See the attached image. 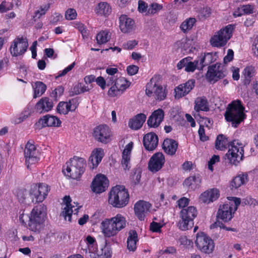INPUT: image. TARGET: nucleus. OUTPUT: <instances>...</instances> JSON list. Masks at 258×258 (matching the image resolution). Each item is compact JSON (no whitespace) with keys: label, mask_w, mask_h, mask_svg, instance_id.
<instances>
[{"label":"nucleus","mask_w":258,"mask_h":258,"mask_svg":"<svg viewBox=\"0 0 258 258\" xmlns=\"http://www.w3.org/2000/svg\"><path fill=\"white\" fill-rule=\"evenodd\" d=\"M82 250L90 258H111L112 251L107 245H100L98 248L95 237L87 235L82 241Z\"/></svg>","instance_id":"1"},{"label":"nucleus","mask_w":258,"mask_h":258,"mask_svg":"<svg viewBox=\"0 0 258 258\" xmlns=\"http://www.w3.org/2000/svg\"><path fill=\"white\" fill-rule=\"evenodd\" d=\"M47 216V208L44 204L33 207L29 215L28 228L34 232L39 233L43 229Z\"/></svg>","instance_id":"2"},{"label":"nucleus","mask_w":258,"mask_h":258,"mask_svg":"<svg viewBox=\"0 0 258 258\" xmlns=\"http://www.w3.org/2000/svg\"><path fill=\"white\" fill-rule=\"evenodd\" d=\"M167 93V86L163 85L162 79L160 75H154L146 85V95L149 97H153L156 100H164Z\"/></svg>","instance_id":"3"},{"label":"nucleus","mask_w":258,"mask_h":258,"mask_svg":"<svg viewBox=\"0 0 258 258\" xmlns=\"http://www.w3.org/2000/svg\"><path fill=\"white\" fill-rule=\"evenodd\" d=\"M86 164V161L84 158L74 157L63 165L62 172L68 177L78 180L84 173Z\"/></svg>","instance_id":"4"},{"label":"nucleus","mask_w":258,"mask_h":258,"mask_svg":"<svg viewBox=\"0 0 258 258\" xmlns=\"http://www.w3.org/2000/svg\"><path fill=\"white\" fill-rule=\"evenodd\" d=\"M130 196L123 185H117L111 188L108 198V203L115 208H122L128 203Z\"/></svg>","instance_id":"5"},{"label":"nucleus","mask_w":258,"mask_h":258,"mask_svg":"<svg viewBox=\"0 0 258 258\" xmlns=\"http://www.w3.org/2000/svg\"><path fill=\"white\" fill-rule=\"evenodd\" d=\"M227 201L221 205L217 212V218L225 222L230 221L240 204V199L235 197H228Z\"/></svg>","instance_id":"6"},{"label":"nucleus","mask_w":258,"mask_h":258,"mask_svg":"<svg viewBox=\"0 0 258 258\" xmlns=\"http://www.w3.org/2000/svg\"><path fill=\"white\" fill-rule=\"evenodd\" d=\"M82 206L75 202H72L70 196H65L63 199L62 211L60 216L66 221L71 222L73 216H77Z\"/></svg>","instance_id":"7"},{"label":"nucleus","mask_w":258,"mask_h":258,"mask_svg":"<svg viewBox=\"0 0 258 258\" xmlns=\"http://www.w3.org/2000/svg\"><path fill=\"white\" fill-rule=\"evenodd\" d=\"M234 29V26L232 25H228L222 28L211 38V44L217 47L225 46L232 37Z\"/></svg>","instance_id":"8"},{"label":"nucleus","mask_w":258,"mask_h":258,"mask_svg":"<svg viewBox=\"0 0 258 258\" xmlns=\"http://www.w3.org/2000/svg\"><path fill=\"white\" fill-rule=\"evenodd\" d=\"M197 210L194 206H189L182 209L179 213L180 220L178 227L182 230H186L194 225V220L197 216Z\"/></svg>","instance_id":"9"},{"label":"nucleus","mask_w":258,"mask_h":258,"mask_svg":"<svg viewBox=\"0 0 258 258\" xmlns=\"http://www.w3.org/2000/svg\"><path fill=\"white\" fill-rule=\"evenodd\" d=\"M50 190V186L46 183H34L29 187V194L33 202L42 203L46 199Z\"/></svg>","instance_id":"10"},{"label":"nucleus","mask_w":258,"mask_h":258,"mask_svg":"<svg viewBox=\"0 0 258 258\" xmlns=\"http://www.w3.org/2000/svg\"><path fill=\"white\" fill-rule=\"evenodd\" d=\"M244 154L242 144L234 141L231 144L228 152L225 154V159L231 164L236 165L242 160Z\"/></svg>","instance_id":"11"},{"label":"nucleus","mask_w":258,"mask_h":258,"mask_svg":"<svg viewBox=\"0 0 258 258\" xmlns=\"http://www.w3.org/2000/svg\"><path fill=\"white\" fill-rule=\"evenodd\" d=\"M195 244L200 251L206 254L212 253L215 248L213 240L203 232L197 234Z\"/></svg>","instance_id":"12"},{"label":"nucleus","mask_w":258,"mask_h":258,"mask_svg":"<svg viewBox=\"0 0 258 258\" xmlns=\"http://www.w3.org/2000/svg\"><path fill=\"white\" fill-rule=\"evenodd\" d=\"M208 57H211L210 54L201 56L199 60L194 61H191L189 57L184 58L177 63V68L180 70L184 67L185 71L187 72H193L196 69L202 70L205 65L204 64L205 60Z\"/></svg>","instance_id":"13"},{"label":"nucleus","mask_w":258,"mask_h":258,"mask_svg":"<svg viewBox=\"0 0 258 258\" xmlns=\"http://www.w3.org/2000/svg\"><path fill=\"white\" fill-rule=\"evenodd\" d=\"M25 164L28 169H31L39 161L40 154L34 144L28 142L24 150Z\"/></svg>","instance_id":"14"},{"label":"nucleus","mask_w":258,"mask_h":258,"mask_svg":"<svg viewBox=\"0 0 258 258\" xmlns=\"http://www.w3.org/2000/svg\"><path fill=\"white\" fill-rule=\"evenodd\" d=\"M28 46V42L26 37L18 36L11 43L10 52L14 56L22 55L26 51Z\"/></svg>","instance_id":"15"},{"label":"nucleus","mask_w":258,"mask_h":258,"mask_svg":"<svg viewBox=\"0 0 258 258\" xmlns=\"http://www.w3.org/2000/svg\"><path fill=\"white\" fill-rule=\"evenodd\" d=\"M93 135L96 140L103 144H107L111 142L113 136L110 128L104 124L95 127Z\"/></svg>","instance_id":"16"},{"label":"nucleus","mask_w":258,"mask_h":258,"mask_svg":"<svg viewBox=\"0 0 258 258\" xmlns=\"http://www.w3.org/2000/svg\"><path fill=\"white\" fill-rule=\"evenodd\" d=\"M113 85L108 91V94L110 97L120 95L131 85V82L125 78L118 77L114 79Z\"/></svg>","instance_id":"17"},{"label":"nucleus","mask_w":258,"mask_h":258,"mask_svg":"<svg viewBox=\"0 0 258 258\" xmlns=\"http://www.w3.org/2000/svg\"><path fill=\"white\" fill-rule=\"evenodd\" d=\"M226 69L223 65L216 63L210 67L206 74V78L210 81H217L226 75Z\"/></svg>","instance_id":"18"},{"label":"nucleus","mask_w":258,"mask_h":258,"mask_svg":"<svg viewBox=\"0 0 258 258\" xmlns=\"http://www.w3.org/2000/svg\"><path fill=\"white\" fill-rule=\"evenodd\" d=\"M109 185V181L103 174H98L94 178L91 188L93 192L96 194H100L106 190Z\"/></svg>","instance_id":"19"},{"label":"nucleus","mask_w":258,"mask_h":258,"mask_svg":"<svg viewBox=\"0 0 258 258\" xmlns=\"http://www.w3.org/2000/svg\"><path fill=\"white\" fill-rule=\"evenodd\" d=\"M151 207L152 205L150 203L140 200L134 205L135 214L140 220H144Z\"/></svg>","instance_id":"20"},{"label":"nucleus","mask_w":258,"mask_h":258,"mask_svg":"<svg viewBox=\"0 0 258 258\" xmlns=\"http://www.w3.org/2000/svg\"><path fill=\"white\" fill-rule=\"evenodd\" d=\"M220 197V191L216 188H211L201 194L199 201L201 203L209 204L216 201Z\"/></svg>","instance_id":"21"},{"label":"nucleus","mask_w":258,"mask_h":258,"mask_svg":"<svg viewBox=\"0 0 258 258\" xmlns=\"http://www.w3.org/2000/svg\"><path fill=\"white\" fill-rule=\"evenodd\" d=\"M61 123V122L58 117L47 114L40 119L36 125L38 128H42L45 126L59 127Z\"/></svg>","instance_id":"22"},{"label":"nucleus","mask_w":258,"mask_h":258,"mask_svg":"<svg viewBox=\"0 0 258 258\" xmlns=\"http://www.w3.org/2000/svg\"><path fill=\"white\" fill-rule=\"evenodd\" d=\"M134 144L130 142L125 146L122 152L121 165L123 170H129L131 167V158Z\"/></svg>","instance_id":"23"},{"label":"nucleus","mask_w":258,"mask_h":258,"mask_svg":"<svg viewBox=\"0 0 258 258\" xmlns=\"http://www.w3.org/2000/svg\"><path fill=\"white\" fill-rule=\"evenodd\" d=\"M165 162V158L162 153H157L151 158L148 167L152 172H157L163 166Z\"/></svg>","instance_id":"24"},{"label":"nucleus","mask_w":258,"mask_h":258,"mask_svg":"<svg viewBox=\"0 0 258 258\" xmlns=\"http://www.w3.org/2000/svg\"><path fill=\"white\" fill-rule=\"evenodd\" d=\"M100 229L105 237L110 238L118 233L109 218H106L101 221Z\"/></svg>","instance_id":"25"},{"label":"nucleus","mask_w":258,"mask_h":258,"mask_svg":"<svg viewBox=\"0 0 258 258\" xmlns=\"http://www.w3.org/2000/svg\"><path fill=\"white\" fill-rule=\"evenodd\" d=\"M195 81L193 80H188L185 83L181 84L174 89L175 97L180 98L188 94L194 88Z\"/></svg>","instance_id":"26"},{"label":"nucleus","mask_w":258,"mask_h":258,"mask_svg":"<svg viewBox=\"0 0 258 258\" xmlns=\"http://www.w3.org/2000/svg\"><path fill=\"white\" fill-rule=\"evenodd\" d=\"M119 28L121 31L124 33L131 32L134 28L135 22L127 16L122 15L119 17Z\"/></svg>","instance_id":"27"},{"label":"nucleus","mask_w":258,"mask_h":258,"mask_svg":"<svg viewBox=\"0 0 258 258\" xmlns=\"http://www.w3.org/2000/svg\"><path fill=\"white\" fill-rule=\"evenodd\" d=\"M104 156V150L101 148L94 149L89 158V162L92 165V168H96L102 161Z\"/></svg>","instance_id":"28"},{"label":"nucleus","mask_w":258,"mask_h":258,"mask_svg":"<svg viewBox=\"0 0 258 258\" xmlns=\"http://www.w3.org/2000/svg\"><path fill=\"white\" fill-rule=\"evenodd\" d=\"M158 143V137L153 133H148L144 137V145L145 148L149 151L154 150L157 146Z\"/></svg>","instance_id":"29"},{"label":"nucleus","mask_w":258,"mask_h":258,"mask_svg":"<svg viewBox=\"0 0 258 258\" xmlns=\"http://www.w3.org/2000/svg\"><path fill=\"white\" fill-rule=\"evenodd\" d=\"M54 104L51 99L47 97H42L36 104L35 108L41 112H49L53 108Z\"/></svg>","instance_id":"30"},{"label":"nucleus","mask_w":258,"mask_h":258,"mask_svg":"<svg viewBox=\"0 0 258 258\" xmlns=\"http://www.w3.org/2000/svg\"><path fill=\"white\" fill-rule=\"evenodd\" d=\"M98 16L107 17L112 12V8L109 4L105 2L99 3L94 9Z\"/></svg>","instance_id":"31"},{"label":"nucleus","mask_w":258,"mask_h":258,"mask_svg":"<svg viewBox=\"0 0 258 258\" xmlns=\"http://www.w3.org/2000/svg\"><path fill=\"white\" fill-rule=\"evenodd\" d=\"M248 181V176L246 173H242L235 176L230 182L229 188L231 190L236 189Z\"/></svg>","instance_id":"32"},{"label":"nucleus","mask_w":258,"mask_h":258,"mask_svg":"<svg viewBox=\"0 0 258 258\" xmlns=\"http://www.w3.org/2000/svg\"><path fill=\"white\" fill-rule=\"evenodd\" d=\"M109 219L117 233L124 229L126 226L127 221L126 218L121 214H117L115 216Z\"/></svg>","instance_id":"33"},{"label":"nucleus","mask_w":258,"mask_h":258,"mask_svg":"<svg viewBox=\"0 0 258 258\" xmlns=\"http://www.w3.org/2000/svg\"><path fill=\"white\" fill-rule=\"evenodd\" d=\"M146 119L145 114H137L129 120L128 126L132 130H139L142 126Z\"/></svg>","instance_id":"34"},{"label":"nucleus","mask_w":258,"mask_h":258,"mask_svg":"<svg viewBox=\"0 0 258 258\" xmlns=\"http://www.w3.org/2000/svg\"><path fill=\"white\" fill-rule=\"evenodd\" d=\"M201 182V179L199 175L191 176L185 179L183 186L188 190H195L199 187Z\"/></svg>","instance_id":"35"},{"label":"nucleus","mask_w":258,"mask_h":258,"mask_svg":"<svg viewBox=\"0 0 258 258\" xmlns=\"http://www.w3.org/2000/svg\"><path fill=\"white\" fill-rule=\"evenodd\" d=\"M255 67L252 65H247L243 70L242 76L244 78V84H249L253 77L256 75Z\"/></svg>","instance_id":"36"},{"label":"nucleus","mask_w":258,"mask_h":258,"mask_svg":"<svg viewBox=\"0 0 258 258\" xmlns=\"http://www.w3.org/2000/svg\"><path fill=\"white\" fill-rule=\"evenodd\" d=\"M138 240L137 232L135 230L130 231L126 241L127 249L130 251H135L137 249Z\"/></svg>","instance_id":"37"},{"label":"nucleus","mask_w":258,"mask_h":258,"mask_svg":"<svg viewBox=\"0 0 258 258\" xmlns=\"http://www.w3.org/2000/svg\"><path fill=\"white\" fill-rule=\"evenodd\" d=\"M244 109L241 100L237 99L228 104L225 113H244Z\"/></svg>","instance_id":"38"},{"label":"nucleus","mask_w":258,"mask_h":258,"mask_svg":"<svg viewBox=\"0 0 258 258\" xmlns=\"http://www.w3.org/2000/svg\"><path fill=\"white\" fill-rule=\"evenodd\" d=\"M194 108L197 112L209 111V105L207 99L204 97L197 98L195 101Z\"/></svg>","instance_id":"39"},{"label":"nucleus","mask_w":258,"mask_h":258,"mask_svg":"<svg viewBox=\"0 0 258 258\" xmlns=\"http://www.w3.org/2000/svg\"><path fill=\"white\" fill-rule=\"evenodd\" d=\"M178 144L172 139H166L163 143V148L164 151L169 155H172L175 154Z\"/></svg>","instance_id":"40"},{"label":"nucleus","mask_w":258,"mask_h":258,"mask_svg":"<svg viewBox=\"0 0 258 258\" xmlns=\"http://www.w3.org/2000/svg\"><path fill=\"white\" fill-rule=\"evenodd\" d=\"M77 108L75 104H73L71 101L60 102L57 106V113H68L69 111H74Z\"/></svg>","instance_id":"41"},{"label":"nucleus","mask_w":258,"mask_h":258,"mask_svg":"<svg viewBox=\"0 0 258 258\" xmlns=\"http://www.w3.org/2000/svg\"><path fill=\"white\" fill-rule=\"evenodd\" d=\"M225 117L227 121L231 122L233 127H236L245 118V114H225Z\"/></svg>","instance_id":"42"},{"label":"nucleus","mask_w":258,"mask_h":258,"mask_svg":"<svg viewBox=\"0 0 258 258\" xmlns=\"http://www.w3.org/2000/svg\"><path fill=\"white\" fill-rule=\"evenodd\" d=\"M164 118V114H151L147 120V124L150 127H157Z\"/></svg>","instance_id":"43"},{"label":"nucleus","mask_w":258,"mask_h":258,"mask_svg":"<svg viewBox=\"0 0 258 258\" xmlns=\"http://www.w3.org/2000/svg\"><path fill=\"white\" fill-rule=\"evenodd\" d=\"M34 90L33 97L36 98L42 96L46 91L47 86L42 82L37 81L32 85Z\"/></svg>","instance_id":"44"},{"label":"nucleus","mask_w":258,"mask_h":258,"mask_svg":"<svg viewBox=\"0 0 258 258\" xmlns=\"http://www.w3.org/2000/svg\"><path fill=\"white\" fill-rule=\"evenodd\" d=\"M228 144L227 138L223 135H219L215 141V148L217 150L223 151L226 149Z\"/></svg>","instance_id":"45"},{"label":"nucleus","mask_w":258,"mask_h":258,"mask_svg":"<svg viewBox=\"0 0 258 258\" xmlns=\"http://www.w3.org/2000/svg\"><path fill=\"white\" fill-rule=\"evenodd\" d=\"M118 70L116 68H112L111 67H108L106 69V73L109 75V76L106 79L108 85H112L114 83V79L118 77L117 74Z\"/></svg>","instance_id":"46"},{"label":"nucleus","mask_w":258,"mask_h":258,"mask_svg":"<svg viewBox=\"0 0 258 258\" xmlns=\"http://www.w3.org/2000/svg\"><path fill=\"white\" fill-rule=\"evenodd\" d=\"M196 22L195 18H189L181 23L180 28L183 32L186 33L192 29Z\"/></svg>","instance_id":"47"},{"label":"nucleus","mask_w":258,"mask_h":258,"mask_svg":"<svg viewBox=\"0 0 258 258\" xmlns=\"http://www.w3.org/2000/svg\"><path fill=\"white\" fill-rule=\"evenodd\" d=\"M111 35L108 31H102L97 34L96 39L99 44L107 42L110 39Z\"/></svg>","instance_id":"48"},{"label":"nucleus","mask_w":258,"mask_h":258,"mask_svg":"<svg viewBox=\"0 0 258 258\" xmlns=\"http://www.w3.org/2000/svg\"><path fill=\"white\" fill-rule=\"evenodd\" d=\"M74 27L81 33L83 38L88 37L89 31L84 24L80 22H76L74 23Z\"/></svg>","instance_id":"49"},{"label":"nucleus","mask_w":258,"mask_h":258,"mask_svg":"<svg viewBox=\"0 0 258 258\" xmlns=\"http://www.w3.org/2000/svg\"><path fill=\"white\" fill-rule=\"evenodd\" d=\"M163 222H156L153 221L150 224V230L152 232L160 233L161 228L164 226Z\"/></svg>","instance_id":"50"},{"label":"nucleus","mask_w":258,"mask_h":258,"mask_svg":"<svg viewBox=\"0 0 258 258\" xmlns=\"http://www.w3.org/2000/svg\"><path fill=\"white\" fill-rule=\"evenodd\" d=\"M162 8V6L157 3H153L150 5L148 9V15H152L156 14Z\"/></svg>","instance_id":"51"},{"label":"nucleus","mask_w":258,"mask_h":258,"mask_svg":"<svg viewBox=\"0 0 258 258\" xmlns=\"http://www.w3.org/2000/svg\"><path fill=\"white\" fill-rule=\"evenodd\" d=\"M49 8L50 5L49 4L41 6L39 9L35 11L34 17L39 18L41 16L44 15L46 13Z\"/></svg>","instance_id":"52"},{"label":"nucleus","mask_w":258,"mask_h":258,"mask_svg":"<svg viewBox=\"0 0 258 258\" xmlns=\"http://www.w3.org/2000/svg\"><path fill=\"white\" fill-rule=\"evenodd\" d=\"M77 13L75 9H68L65 12V18L68 20H73L76 19Z\"/></svg>","instance_id":"53"},{"label":"nucleus","mask_w":258,"mask_h":258,"mask_svg":"<svg viewBox=\"0 0 258 258\" xmlns=\"http://www.w3.org/2000/svg\"><path fill=\"white\" fill-rule=\"evenodd\" d=\"M142 172L140 169H136L134 170V174L132 175V182L135 184H139L141 180Z\"/></svg>","instance_id":"54"},{"label":"nucleus","mask_w":258,"mask_h":258,"mask_svg":"<svg viewBox=\"0 0 258 258\" xmlns=\"http://www.w3.org/2000/svg\"><path fill=\"white\" fill-rule=\"evenodd\" d=\"M63 91V88L61 86H59L52 92L51 96L57 100V98L62 95Z\"/></svg>","instance_id":"55"},{"label":"nucleus","mask_w":258,"mask_h":258,"mask_svg":"<svg viewBox=\"0 0 258 258\" xmlns=\"http://www.w3.org/2000/svg\"><path fill=\"white\" fill-rule=\"evenodd\" d=\"M190 200L186 197H182L179 199L176 202L177 206L180 209L186 208L189 204Z\"/></svg>","instance_id":"56"},{"label":"nucleus","mask_w":258,"mask_h":258,"mask_svg":"<svg viewBox=\"0 0 258 258\" xmlns=\"http://www.w3.org/2000/svg\"><path fill=\"white\" fill-rule=\"evenodd\" d=\"M20 222L24 225H28L29 222V215L25 214L24 211H22L20 212L19 217Z\"/></svg>","instance_id":"57"},{"label":"nucleus","mask_w":258,"mask_h":258,"mask_svg":"<svg viewBox=\"0 0 258 258\" xmlns=\"http://www.w3.org/2000/svg\"><path fill=\"white\" fill-rule=\"evenodd\" d=\"M138 44V41L136 40H132L127 41L123 44L122 47L123 49L131 50L134 48Z\"/></svg>","instance_id":"58"},{"label":"nucleus","mask_w":258,"mask_h":258,"mask_svg":"<svg viewBox=\"0 0 258 258\" xmlns=\"http://www.w3.org/2000/svg\"><path fill=\"white\" fill-rule=\"evenodd\" d=\"M148 7L145 2L139 1L138 3V10L140 13L144 14L145 15H148Z\"/></svg>","instance_id":"59"},{"label":"nucleus","mask_w":258,"mask_h":258,"mask_svg":"<svg viewBox=\"0 0 258 258\" xmlns=\"http://www.w3.org/2000/svg\"><path fill=\"white\" fill-rule=\"evenodd\" d=\"M75 62H74L73 63H72L70 65L68 66L67 68H66L64 69H63L62 71H59L58 73L57 76H56V77H55L56 79H57V78H58L59 77L63 76L65 75H66L69 72H70V71H71L73 69V68L75 66Z\"/></svg>","instance_id":"60"},{"label":"nucleus","mask_w":258,"mask_h":258,"mask_svg":"<svg viewBox=\"0 0 258 258\" xmlns=\"http://www.w3.org/2000/svg\"><path fill=\"white\" fill-rule=\"evenodd\" d=\"M220 158L218 155H213L208 163V168L211 171L213 170V165L215 164L216 163L219 162Z\"/></svg>","instance_id":"61"},{"label":"nucleus","mask_w":258,"mask_h":258,"mask_svg":"<svg viewBox=\"0 0 258 258\" xmlns=\"http://www.w3.org/2000/svg\"><path fill=\"white\" fill-rule=\"evenodd\" d=\"M200 123V125H202V126L205 125L207 127L210 128L212 125L213 121L209 118L201 117Z\"/></svg>","instance_id":"62"},{"label":"nucleus","mask_w":258,"mask_h":258,"mask_svg":"<svg viewBox=\"0 0 258 258\" xmlns=\"http://www.w3.org/2000/svg\"><path fill=\"white\" fill-rule=\"evenodd\" d=\"M126 71L128 75L133 76L138 72L139 67L136 65H130L127 67Z\"/></svg>","instance_id":"63"},{"label":"nucleus","mask_w":258,"mask_h":258,"mask_svg":"<svg viewBox=\"0 0 258 258\" xmlns=\"http://www.w3.org/2000/svg\"><path fill=\"white\" fill-rule=\"evenodd\" d=\"M198 133L200 136V140L203 142L207 141L209 140V137L205 135V130L202 125H200V128L198 131Z\"/></svg>","instance_id":"64"}]
</instances>
